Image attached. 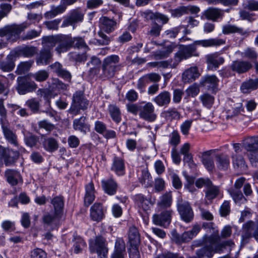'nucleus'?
I'll use <instances>...</instances> for the list:
<instances>
[{"label":"nucleus","instance_id":"f257e3e1","mask_svg":"<svg viewBox=\"0 0 258 258\" xmlns=\"http://www.w3.org/2000/svg\"><path fill=\"white\" fill-rule=\"evenodd\" d=\"M225 43V40L219 38L195 41L192 44L180 47L179 50L175 54V59L178 63L183 59H185L191 56H198L199 53L197 51V45H201L204 47H216Z\"/></svg>","mask_w":258,"mask_h":258},{"label":"nucleus","instance_id":"f03ea898","mask_svg":"<svg viewBox=\"0 0 258 258\" xmlns=\"http://www.w3.org/2000/svg\"><path fill=\"white\" fill-rule=\"evenodd\" d=\"M119 61V56L115 54L109 55L104 58L101 67V73L98 78L103 81L113 78L120 70Z\"/></svg>","mask_w":258,"mask_h":258},{"label":"nucleus","instance_id":"7ed1b4c3","mask_svg":"<svg viewBox=\"0 0 258 258\" xmlns=\"http://www.w3.org/2000/svg\"><path fill=\"white\" fill-rule=\"evenodd\" d=\"M218 239L219 236L214 235L204 236L202 240L204 246L196 250V256L198 258H212L215 253H218L215 245Z\"/></svg>","mask_w":258,"mask_h":258},{"label":"nucleus","instance_id":"20e7f679","mask_svg":"<svg viewBox=\"0 0 258 258\" xmlns=\"http://www.w3.org/2000/svg\"><path fill=\"white\" fill-rule=\"evenodd\" d=\"M89 246L91 253H97L98 258H107L108 242L103 236H96L94 239L89 241Z\"/></svg>","mask_w":258,"mask_h":258},{"label":"nucleus","instance_id":"39448f33","mask_svg":"<svg viewBox=\"0 0 258 258\" xmlns=\"http://www.w3.org/2000/svg\"><path fill=\"white\" fill-rule=\"evenodd\" d=\"M89 101L82 91H76L73 96L72 102L68 112L74 116L80 113L81 110H85L88 108Z\"/></svg>","mask_w":258,"mask_h":258},{"label":"nucleus","instance_id":"423d86ee","mask_svg":"<svg viewBox=\"0 0 258 258\" xmlns=\"http://www.w3.org/2000/svg\"><path fill=\"white\" fill-rule=\"evenodd\" d=\"M30 25L27 23H23L20 25L13 24L6 26L0 30V36H6L11 41H15L19 38L20 33Z\"/></svg>","mask_w":258,"mask_h":258},{"label":"nucleus","instance_id":"0eeeda50","mask_svg":"<svg viewBox=\"0 0 258 258\" xmlns=\"http://www.w3.org/2000/svg\"><path fill=\"white\" fill-rule=\"evenodd\" d=\"M242 229L241 243L242 244L248 243L251 237H253L258 242V221H247L243 224Z\"/></svg>","mask_w":258,"mask_h":258},{"label":"nucleus","instance_id":"6e6552de","mask_svg":"<svg viewBox=\"0 0 258 258\" xmlns=\"http://www.w3.org/2000/svg\"><path fill=\"white\" fill-rule=\"evenodd\" d=\"M156 201L155 197L150 195L148 198H147L142 194H137L134 198L135 204L138 207L140 212L141 211L147 212L150 210L151 206L155 204Z\"/></svg>","mask_w":258,"mask_h":258},{"label":"nucleus","instance_id":"1a4fd4ad","mask_svg":"<svg viewBox=\"0 0 258 258\" xmlns=\"http://www.w3.org/2000/svg\"><path fill=\"white\" fill-rule=\"evenodd\" d=\"M144 105H140L139 116L141 118L149 122L154 121L157 118L155 113V107L150 102H143Z\"/></svg>","mask_w":258,"mask_h":258},{"label":"nucleus","instance_id":"9d476101","mask_svg":"<svg viewBox=\"0 0 258 258\" xmlns=\"http://www.w3.org/2000/svg\"><path fill=\"white\" fill-rule=\"evenodd\" d=\"M177 207L178 211L183 221L189 223L193 220L194 214L188 202L181 200L178 203Z\"/></svg>","mask_w":258,"mask_h":258},{"label":"nucleus","instance_id":"9b49d317","mask_svg":"<svg viewBox=\"0 0 258 258\" xmlns=\"http://www.w3.org/2000/svg\"><path fill=\"white\" fill-rule=\"evenodd\" d=\"M106 209L101 203H95L90 209V219L97 223L102 221L105 217Z\"/></svg>","mask_w":258,"mask_h":258},{"label":"nucleus","instance_id":"f8f14e48","mask_svg":"<svg viewBox=\"0 0 258 258\" xmlns=\"http://www.w3.org/2000/svg\"><path fill=\"white\" fill-rule=\"evenodd\" d=\"M18 156L19 153L18 152L0 146V160H3L6 166H8L14 164Z\"/></svg>","mask_w":258,"mask_h":258},{"label":"nucleus","instance_id":"ddd939ff","mask_svg":"<svg viewBox=\"0 0 258 258\" xmlns=\"http://www.w3.org/2000/svg\"><path fill=\"white\" fill-rule=\"evenodd\" d=\"M219 83V80L216 75H207L201 78L200 84L212 92L216 93L218 90Z\"/></svg>","mask_w":258,"mask_h":258},{"label":"nucleus","instance_id":"4468645a","mask_svg":"<svg viewBox=\"0 0 258 258\" xmlns=\"http://www.w3.org/2000/svg\"><path fill=\"white\" fill-rule=\"evenodd\" d=\"M205 59L209 70H216L225 62L224 58L218 52L206 55Z\"/></svg>","mask_w":258,"mask_h":258},{"label":"nucleus","instance_id":"2eb2a0df","mask_svg":"<svg viewBox=\"0 0 258 258\" xmlns=\"http://www.w3.org/2000/svg\"><path fill=\"white\" fill-rule=\"evenodd\" d=\"M173 213V212L171 209L165 210L160 214L154 215L153 217V221L156 225L165 227L170 224Z\"/></svg>","mask_w":258,"mask_h":258},{"label":"nucleus","instance_id":"dca6fc26","mask_svg":"<svg viewBox=\"0 0 258 258\" xmlns=\"http://www.w3.org/2000/svg\"><path fill=\"white\" fill-rule=\"evenodd\" d=\"M219 151V149H216L201 153L202 162L204 167L210 172H213L215 171L214 162L211 156Z\"/></svg>","mask_w":258,"mask_h":258},{"label":"nucleus","instance_id":"f3484780","mask_svg":"<svg viewBox=\"0 0 258 258\" xmlns=\"http://www.w3.org/2000/svg\"><path fill=\"white\" fill-rule=\"evenodd\" d=\"M252 68L250 62L247 60H236L233 61L230 66V69L238 74H242L248 72Z\"/></svg>","mask_w":258,"mask_h":258},{"label":"nucleus","instance_id":"a211bd4d","mask_svg":"<svg viewBox=\"0 0 258 258\" xmlns=\"http://www.w3.org/2000/svg\"><path fill=\"white\" fill-rule=\"evenodd\" d=\"M111 170L117 176H123L125 174V160L123 156L115 155L112 159Z\"/></svg>","mask_w":258,"mask_h":258},{"label":"nucleus","instance_id":"6ab92c4d","mask_svg":"<svg viewBox=\"0 0 258 258\" xmlns=\"http://www.w3.org/2000/svg\"><path fill=\"white\" fill-rule=\"evenodd\" d=\"M99 23L100 29L108 34L113 32L117 26V23L115 20L106 16H102L99 19Z\"/></svg>","mask_w":258,"mask_h":258},{"label":"nucleus","instance_id":"aec40b11","mask_svg":"<svg viewBox=\"0 0 258 258\" xmlns=\"http://www.w3.org/2000/svg\"><path fill=\"white\" fill-rule=\"evenodd\" d=\"M49 67L52 72L56 74L58 77L65 81L71 82L72 79L71 74L67 70L64 69L62 65L59 62L56 61L52 63Z\"/></svg>","mask_w":258,"mask_h":258},{"label":"nucleus","instance_id":"412c9836","mask_svg":"<svg viewBox=\"0 0 258 258\" xmlns=\"http://www.w3.org/2000/svg\"><path fill=\"white\" fill-rule=\"evenodd\" d=\"M203 15L207 20L217 22L223 19L224 12L220 9L210 7L204 11Z\"/></svg>","mask_w":258,"mask_h":258},{"label":"nucleus","instance_id":"4be33fe9","mask_svg":"<svg viewBox=\"0 0 258 258\" xmlns=\"http://www.w3.org/2000/svg\"><path fill=\"white\" fill-rule=\"evenodd\" d=\"M58 45L56 48V50L59 53L67 51L68 49L73 47V38L69 35H63L58 36Z\"/></svg>","mask_w":258,"mask_h":258},{"label":"nucleus","instance_id":"5701e85b","mask_svg":"<svg viewBox=\"0 0 258 258\" xmlns=\"http://www.w3.org/2000/svg\"><path fill=\"white\" fill-rule=\"evenodd\" d=\"M101 186L104 191L109 196L114 195L118 188V184L112 177L102 180Z\"/></svg>","mask_w":258,"mask_h":258},{"label":"nucleus","instance_id":"b1692460","mask_svg":"<svg viewBox=\"0 0 258 258\" xmlns=\"http://www.w3.org/2000/svg\"><path fill=\"white\" fill-rule=\"evenodd\" d=\"M216 167L220 171H226L230 167V158L225 153L217 154L215 156Z\"/></svg>","mask_w":258,"mask_h":258},{"label":"nucleus","instance_id":"393cba45","mask_svg":"<svg viewBox=\"0 0 258 258\" xmlns=\"http://www.w3.org/2000/svg\"><path fill=\"white\" fill-rule=\"evenodd\" d=\"M126 255L125 244L121 238L116 239L114 249L111 255V258H125Z\"/></svg>","mask_w":258,"mask_h":258},{"label":"nucleus","instance_id":"a878e982","mask_svg":"<svg viewBox=\"0 0 258 258\" xmlns=\"http://www.w3.org/2000/svg\"><path fill=\"white\" fill-rule=\"evenodd\" d=\"M84 18V14L82 11L79 9L72 11L70 16L65 19L62 24L63 26H68L82 22Z\"/></svg>","mask_w":258,"mask_h":258},{"label":"nucleus","instance_id":"bb28decb","mask_svg":"<svg viewBox=\"0 0 258 258\" xmlns=\"http://www.w3.org/2000/svg\"><path fill=\"white\" fill-rule=\"evenodd\" d=\"M242 147L247 152L258 151V137L248 136L242 141Z\"/></svg>","mask_w":258,"mask_h":258},{"label":"nucleus","instance_id":"cd10ccee","mask_svg":"<svg viewBox=\"0 0 258 258\" xmlns=\"http://www.w3.org/2000/svg\"><path fill=\"white\" fill-rule=\"evenodd\" d=\"M19 86L18 91L20 94H25L31 91L32 88L31 78L30 76L18 78Z\"/></svg>","mask_w":258,"mask_h":258},{"label":"nucleus","instance_id":"c85d7f7f","mask_svg":"<svg viewBox=\"0 0 258 258\" xmlns=\"http://www.w3.org/2000/svg\"><path fill=\"white\" fill-rule=\"evenodd\" d=\"M153 101L158 106L167 107L171 102V94L167 91H163L154 97Z\"/></svg>","mask_w":258,"mask_h":258},{"label":"nucleus","instance_id":"c756f323","mask_svg":"<svg viewBox=\"0 0 258 258\" xmlns=\"http://www.w3.org/2000/svg\"><path fill=\"white\" fill-rule=\"evenodd\" d=\"M232 163L234 168L240 173H244L247 170L248 166L242 155L232 156Z\"/></svg>","mask_w":258,"mask_h":258},{"label":"nucleus","instance_id":"7c9ffc66","mask_svg":"<svg viewBox=\"0 0 258 258\" xmlns=\"http://www.w3.org/2000/svg\"><path fill=\"white\" fill-rule=\"evenodd\" d=\"M95 187L92 181L85 186V195L84 197V205L86 207L89 206L95 199Z\"/></svg>","mask_w":258,"mask_h":258},{"label":"nucleus","instance_id":"2f4dec72","mask_svg":"<svg viewBox=\"0 0 258 258\" xmlns=\"http://www.w3.org/2000/svg\"><path fill=\"white\" fill-rule=\"evenodd\" d=\"M222 33L224 34H229L231 33H238L243 36H248L249 32L243 28L237 27L236 25L227 24L223 26Z\"/></svg>","mask_w":258,"mask_h":258},{"label":"nucleus","instance_id":"473e14b6","mask_svg":"<svg viewBox=\"0 0 258 258\" xmlns=\"http://www.w3.org/2000/svg\"><path fill=\"white\" fill-rule=\"evenodd\" d=\"M73 126L75 131H80L84 134H86L90 130V125L87 122L86 117L84 116L75 119L73 120Z\"/></svg>","mask_w":258,"mask_h":258},{"label":"nucleus","instance_id":"72a5a7b5","mask_svg":"<svg viewBox=\"0 0 258 258\" xmlns=\"http://www.w3.org/2000/svg\"><path fill=\"white\" fill-rule=\"evenodd\" d=\"M7 181L12 185H16L22 182V178L20 173L15 170L7 169L5 173Z\"/></svg>","mask_w":258,"mask_h":258},{"label":"nucleus","instance_id":"f704fd0d","mask_svg":"<svg viewBox=\"0 0 258 258\" xmlns=\"http://www.w3.org/2000/svg\"><path fill=\"white\" fill-rule=\"evenodd\" d=\"M127 235V242L129 244V246L140 245V235L138 229L135 226H132L130 227Z\"/></svg>","mask_w":258,"mask_h":258},{"label":"nucleus","instance_id":"c9c22d12","mask_svg":"<svg viewBox=\"0 0 258 258\" xmlns=\"http://www.w3.org/2000/svg\"><path fill=\"white\" fill-rule=\"evenodd\" d=\"M172 203V193L171 191H166L159 198L157 203L158 207L161 209H168Z\"/></svg>","mask_w":258,"mask_h":258},{"label":"nucleus","instance_id":"e433bc0d","mask_svg":"<svg viewBox=\"0 0 258 258\" xmlns=\"http://www.w3.org/2000/svg\"><path fill=\"white\" fill-rule=\"evenodd\" d=\"M200 76L197 67H191L182 74V81L184 83H189L195 81Z\"/></svg>","mask_w":258,"mask_h":258},{"label":"nucleus","instance_id":"4c0bfd02","mask_svg":"<svg viewBox=\"0 0 258 258\" xmlns=\"http://www.w3.org/2000/svg\"><path fill=\"white\" fill-rule=\"evenodd\" d=\"M175 46L172 44L164 46L161 50L154 52L152 56L156 59H163L169 56L170 54L173 51Z\"/></svg>","mask_w":258,"mask_h":258},{"label":"nucleus","instance_id":"58836bf2","mask_svg":"<svg viewBox=\"0 0 258 258\" xmlns=\"http://www.w3.org/2000/svg\"><path fill=\"white\" fill-rule=\"evenodd\" d=\"M192 238V235L189 231L184 232L181 235H179L176 231H174L172 233V239L177 244L188 242Z\"/></svg>","mask_w":258,"mask_h":258},{"label":"nucleus","instance_id":"ea45409f","mask_svg":"<svg viewBox=\"0 0 258 258\" xmlns=\"http://www.w3.org/2000/svg\"><path fill=\"white\" fill-rule=\"evenodd\" d=\"M258 88V78L255 79H250L243 82L240 86V90L244 94L250 93L252 90Z\"/></svg>","mask_w":258,"mask_h":258},{"label":"nucleus","instance_id":"a19ab883","mask_svg":"<svg viewBox=\"0 0 258 258\" xmlns=\"http://www.w3.org/2000/svg\"><path fill=\"white\" fill-rule=\"evenodd\" d=\"M17 57L16 52H12L7 56V60L3 61L0 63V68L5 72H10L13 70L15 67L14 60L15 58Z\"/></svg>","mask_w":258,"mask_h":258},{"label":"nucleus","instance_id":"79ce46f5","mask_svg":"<svg viewBox=\"0 0 258 258\" xmlns=\"http://www.w3.org/2000/svg\"><path fill=\"white\" fill-rule=\"evenodd\" d=\"M108 112L112 120L116 123H119L121 120V112L119 107L116 104H109Z\"/></svg>","mask_w":258,"mask_h":258},{"label":"nucleus","instance_id":"37998d69","mask_svg":"<svg viewBox=\"0 0 258 258\" xmlns=\"http://www.w3.org/2000/svg\"><path fill=\"white\" fill-rule=\"evenodd\" d=\"M4 136L7 141L11 144L18 146L17 137L16 134L7 126L2 125Z\"/></svg>","mask_w":258,"mask_h":258},{"label":"nucleus","instance_id":"c03bdc74","mask_svg":"<svg viewBox=\"0 0 258 258\" xmlns=\"http://www.w3.org/2000/svg\"><path fill=\"white\" fill-rule=\"evenodd\" d=\"M56 215H62L64 207V198L61 196H56L51 201Z\"/></svg>","mask_w":258,"mask_h":258},{"label":"nucleus","instance_id":"a18cd8bd","mask_svg":"<svg viewBox=\"0 0 258 258\" xmlns=\"http://www.w3.org/2000/svg\"><path fill=\"white\" fill-rule=\"evenodd\" d=\"M52 56V53L49 49L43 48L40 51L39 56L36 58V63L38 65L43 63L47 64L51 61Z\"/></svg>","mask_w":258,"mask_h":258},{"label":"nucleus","instance_id":"49530a36","mask_svg":"<svg viewBox=\"0 0 258 258\" xmlns=\"http://www.w3.org/2000/svg\"><path fill=\"white\" fill-rule=\"evenodd\" d=\"M220 187L212 183L205 190V198L208 201H212L220 195Z\"/></svg>","mask_w":258,"mask_h":258},{"label":"nucleus","instance_id":"de8ad7c7","mask_svg":"<svg viewBox=\"0 0 258 258\" xmlns=\"http://www.w3.org/2000/svg\"><path fill=\"white\" fill-rule=\"evenodd\" d=\"M139 181L146 187L151 186L152 177L147 167L142 170L141 175L139 177Z\"/></svg>","mask_w":258,"mask_h":258},{"label":"nucleus","instance_id":"09e8293b","mask_svg":"<svg viewBox=\"0 0 258 258\" xmlns=\"http://www.w3.org/2000/svg\"><path fill=\"white\" fill-rule=\"evenodd\" d=\"M228 192L236 204H241L246 203L247 201V199L243 195L240 190L229 189Z\"/></svg>","mask_w":258,"mask_h":258},{"label":"nucleus","instance_id":"8fccbe9b","mask_svg":"<svg viewBox=\"0 0 258 258\" xmlns=\"http://www.w3.org/2000/svg\"><path fill=\"white\" fill-rule=\"evenodd\" d=\"M73 245L74 252L76 254L82 252L83 248L86 247L87 244L85 240L80 236L74 235Z\"/></svg>","mask_w":258,"mask_h":258},{"label":"nucleus","instance_id":"3c124183","mask_svg":"<svg viewBox=\"0 0 258 258\" xmlns=\"http://www.w3.org/2000/svg\"><path fill=\"white\" fill-rule=\"evenodd\" d=\"M66 7L61 4L57 6H52L50 11L46 12L44 17L47 19H51L57 15L62 14L66 10Z\"/></svg>","mask_w":258,"mask_h":258},{"label":"nucleus","instance_id":"603ef678","mask_svg":"<svg viewBox=\"0 0 258 258\" xmlns=\"http://www.w3.org/2000/svg\"><path fill=\"white\" fill-rule=\"evenodd\" d=\"M43 146L44 149L49 152H53L58 148V144L57 141L52 138L44 139L43 142Z\"/></svg>","mask_w":258,"mask_h":258},{"label":"nucleus","instance_id":"864d4df0","mask_svg":"<svg viewBox=\"0 0 258 258\" xmlns=\"http://www.w3.org/2000/svg\"><path fill=\"white\" fill-rule=\"evenodd\" d=\"M163 114L164 117L170 121L173 120H179L181 118V114L175 108H170L164 111Z\"/></svg>","mask_w":258,"mask_h":258},{"label":"nucleus","instance_id":"5fc2aeb1","mask_svg":"<svg viewBox=\"0 0 258 258\" xmlns=\"http://www.w3.org/2000/svg\"><path fill=\"white\" fill-rule=\"evenodd\" d=\"M57 37L49 36L43 38L42 43L43 45V48L49 49L50 51H51L53 47L57 43Z\"/></svg>","mask_w":258,"mask_h":258},{"label":"nucleus","instance_id":"6e6d98bb","mask_svg":"<svg viewBox=\"0 0 258 258\" xmlns=\"http://www.w3.org/2000/svg\"><path fill=\"white\" fill-rule=\"evenodd\" d=\"M61 215H56L54 212L53 214L47 213L43 216V221L47 225L56 224L61 218Z\"/></svg>","mask_w":258,"mask_h":258},{"label":"nucleus","instance_id":"4d7b16f0","mask_svg":"<svg viewBox=\"0 0 258 258\" xmlns=\"http://www.w3.org/2000/svg\"><path fill=\"white\" fill-rule=\"evenodd\" d=\"M244 109L242 103H239L238 105L232 109H229L227 111L226 118H231L233 117L238 116L241 112H244Z\"/></svg>","mask_w":258,"mask_h":258},{"label":"nucleus","instance_id":"13d9d810","mask_svg":"<svg viewBox=\"0 0 258 258\" xmlns=\"http://www.w3.org/2000/svg\"><path fill=\"white\" fill-rule=\"evenodd\" d=\"M73 47L78 49H84L85 50H88L89 48L85 42L84 39L80 37L73 38Z\"/></svg>","mask_w":258,"mask_h":258},{"label":"nucleus","instance_id":"bf43d9fd","mask_svg":"<svg viewBox=\"0 0 258 258\" xmlns=\"http://www.w3.org/2000/svg\"><path fill=\"white\" fill-rule=\"evenodd\" d=\"M32 66V62L29 61H24L21 62L17 68L16 73L18 75H21L27 73Z\"/></svg>","mask_w":258,"mask_h":258},{"label":"nucleus","instance_id":"052dcab7","mask_svg":"<svg viewBox=\"0 0 258 258\" xmlns=\"http://www.w3.org/2000/svg\"><path fill=\"white\" fill-rule=\"evenodd\" d=\"M149 84L145 75H144L138 80L136 88L141 93H143L145 92L146 87Z\"/></svg>","mask_w":258,"mask_h":258},{"label":"nucleus","instance_id":"680f3d73","mask_svg":"<svg viewBox=\"0 0 258 258\" xmlns=\"http://www.w3.org/2000/svg\"><path fill=\"white\" fill-rule=\"evenodd\" d=\"M212 183V181L208 177L199 178L195 181V185L198 188H201L205 187L206 189H207L209 186L211 185Z\"/></svg>","mask_w":258,"mask_h":258},{"label":"nucleus","instance_id":"e2e57ef3","mask_svg":"<svg viewBox=\"0 0 258 258\" xmlns=\"http://www.w3.org/2000/svg\"><path fill=\"white\" fill-rule=\"evenodd\" d=\"M231 212L230 202L225 201L219 209V213L221 217H226L228 216Z\"/></svg>","mask_w":258,"mask_h":258},{"label":"nucleus","instance_id":"0e129e2a","mask_svg":"<svg viewBox=\"0 0 258 258\" xmlns=\"http://www.w3.org/2000/svg\"><path fill=\"white\" fill-rule=\"evenodd\" d=\"M180 136L179 133L177 130L173 131L170 135L169 143L171 145L173 146L174 148H176V146L180 143Z\"/></svg>","mask_w":258,"mask_h":258},{"label":"nucleus","instance_id":"69168bd1","mask_svg":"<svg viewBox=\"0 0 258 258\" xmlns=\"http://www.w3.org/2000/svg\"><path fill=\"white\" fill-rule=\"evenodd\" d=\"M241 56L251 60L256 59L257 54L255 50L252 48H247L241 53Z\"/></svg>","mask_w":258,"mask_h":258},{"label":"nucleus","instance_id":"338daca9","mask_svg":"<svg viewBox=\"0 0 258 258\" xmlns=\"http://www.w3.org/2000/svg\"><path fill=\"white\" fill-rule=\"evenodd\" d=\"M165 188V182L164 180L158 177L155 179L154 189L155 192H160Z\"/></svg>","mask_w":258,"mask_h":258},{"label":"nucleus","instance_id":"774afa93","mask_svg":"<svg viewBox=\"0 0 258 258\" xmlns=\"http://www.w3.org/2000/svg\"><path fill=\"white\" fill-rule=\"evenodd\" d=\"M200 92V88L198 85L194 84L189 86L186 90V98L189 97H194L196 96Z\"/></svg>","mask_w":258,"mask_h":258}]
</instances>
